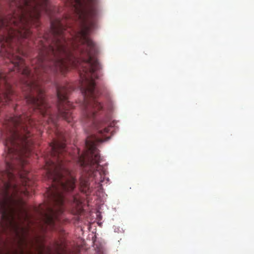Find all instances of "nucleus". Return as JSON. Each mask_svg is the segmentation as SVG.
<instances>
[{
  "instance_id": "f257e3e1",
  "label": "nucleus",
  "mask_w": 254,
  "mask_h": 254,
  "mask_svg": "<svg viewBox=\"0 0 254 254\" xmlns=\"http://www.w3.org/2000/svg\"><path fill=\"white\" fill-rule=\"evenodd\" d=\"M33 121L27 115L15 116L6 121L1 137L5 146V169L0 171V254H22L30 242L33 217L23 197L32 182L23 165V154L31 151L30 128Z\"/></svg>"
},
{
  "instance_id": "f03ea898",
  "label": "nucleus",
  "mask_w": 254,
  "mask_h": 254,
  "mask_svg": "<svg viewBox=\"0 0 254 254\" xmlns=\"http://www.w3.org/2000/svg\"><path fill=\"white\" fill-rule=\"evenodd\" d=\"M63 141L62 138L51 143V158L46 160V176L52 183L46 190L48 202L33 208L37 215L36 225L43 231L48 227L56 228V221L64 209V192L70 191L74 187V177L60 156L65 150Z\"/></svg>"
},
{
  "instance_id": "7ed1b4c3",
  "label": "nucleus",
  "mask_w": 254,
  "mask_h": 254,
  "mask_svg": "<svg viewBox=\"0 0 254 254\" xmlns=\"http://www.w3.org/2000/svg\"><path fill=\"white\" fill-rule=\"evenodd\" d=\"M71 201L72 202L73 205L74 206H76L77 211L76 213H80L82 210V201L78 197H75L74 196H72Z\"/></svg>"
},
{
  "instance_id": "20e7f679",
  "label": "nucleus",
  "mask_w": 254,
  "mask_h": 254,
  "mask_svg": "<svg viewBox=\"0 0 254 254\" xmlns=\"http://www.w3.org/2000/svg\"><path fill=\"white\" fill-rule=\"evenodd\" d=\"M96 246V252L98 254H103V247L99 248L97 246V244H95Z\"/></svg>"
},
{
  "instance_id": "39448f33",
  "label": "nucleus",
  "mask_w": 254,
  "mask_h": 254,
  "mask_svg": "<svg viewBox=\"0 0 254 254\" xmlns=\"http://www.w3.org/2000/svg\"><path fill=\"white\" fill-rule=\"evenodd\" d=\"M12 91L11 89L10 85L8 84V101L10 99V96L12 94Z\"/></svg>"
},
{
  "instance_id": "423d86ee",
  "label": "nucleus",
  "mask_w": 254,
  "mask_h": 254,
  "mask_svg": "<svg viewBox=\"0 0 254 254\" xmlns=\"http://www.w3.org/2000/svg\"><path fill=\"white\" fill-rule=\"evenodd\" d=\"M96 216L97 217L101 218V214L98 212L96 214Z\"/></svg>"
},
{
  "instance_id": "0eeeda50",
  "label": "nucleus",
  "mask_w": 254,
  "mask_h": 254,
  "mask_svg": "<svg viewBox=\"0 0 254 254\" xmlns=\"http://www.w3.org/2000/svg\"><path fill=\"white\" fill-rule=\"evenodd\" d=\"M110 137H108L107 138V140H107L109 139H110Z\"/></svg>"
}]
</instances>
